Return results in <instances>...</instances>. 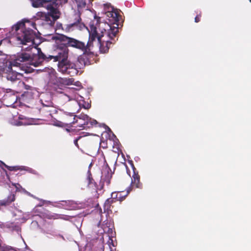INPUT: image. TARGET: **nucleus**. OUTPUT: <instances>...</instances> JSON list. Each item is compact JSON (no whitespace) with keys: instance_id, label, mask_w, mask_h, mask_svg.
<instances>
[{"instance_id":"8","label":"nucleus","mask_w":251,"mask_h":251,"mask_svg":"<svg viewBox=\"0 0 251 251\" xmlns=\"http://www.w3.org/2000/svg\"><path fill=\"white\" fill-rule=\"evenodd\" d=\"M58 71L62 74L69 75L71 76H74L77 74L78 71V65L70 61H59L58 64Z\"/></svg>"},{"instance_id":"29","label":"nucleus","mask_w":251,"mask_h":251,"mask_svg":"<svg viewBox=\"0 0 251 251\" xmlns=\"http://www.w3.org/2000/svg\"><path fill=\"white\" fill-rule=\"evenodd\" d=\"M31 25H32V27H33V28H35V26L36 24H35V23H32L31 24Z\"/></svg>"},{"instance_id":"15","label":"nucleus","mask_w":251,"mask_h":251,"mask_svg":"<svg viewBox=\"0 0 251 251\" xmlns=\"http://www.w3.org/2000/svg\"><path fill=\"white\" fill-rule=\"evenodd\" d=\"M112 176V175L111 173L109 172L108 170L102 172V175L101 176L100 179V183H101L102 187H103L104 185L107 186L109 185L111 183Z\"/></svg>"},{"instance_id":"20","label":"nucleus","mask_w":251,"mask_h":251,"mask_svg":"<svg viewBox=\"0 0 251 251\" xmlns=\"http://www.w3.org/2000/svg\"><path fill=\"white\" fill-rule=\"evenodd\" d=\"M0 251H17L11 246L2 243L0 240Z\"/></svg>"},{"instance_id":"31","label":"nucleus","mask_w":251,"mask_h":251,"mask_svg":"<svg viewBox=\"0 0 251 251\" xmlns=\"http://www.w3.org/2000/svg\"><path fill=\"white\" fill-rule=\"evenodd\" d=\"M49 115H50V111H49Z\"/></svg>"},{"instance_id":"4","label":"nucleus","mask_w":251,"mask_h":251,"mask_svg":"<svg viewBox=\"0 0 251 251\" xmlns=\"http://www.w3.org/2000/svg\"><path fill=\"white\" fill-rule=\"evenodd\" d=\"M94 33H92L90 41H88L87 42L86 49L83 50V53L77 58L76 64L79 69H81L86 65H89L91 64L92 60H91V58L93 57L94 55L93 51L94 46L92 45L91 43L94 40Z\"/></svg>"},{"instance_id":"1","label":"nucleus","mask_w":251,"mask_h":251,"mask_svg":"<svg viewBox=\"0 0 251 251\" xmlns=\"http://www.w3.org/2000/svg\"><path fill=\"white\" fill-rule=\"evenodd\" d=\"M118 26H112L106 23L98 22L96 25L94 24H90L88 29V41H90L92 33H94V38L91 42L92 45H94V42L97 39V44L99 46L100 51L102 53H106L108 51L111 45L116 43L115 38L119 32Z\"/></svg>"},{"instance_id":"6","label":"nucleus","mask_w":251,"mask_h":251,"mask_svg":"<svg viewBox=\"0 0 251 251\" xmlns=\"http://www.w3.org/2000/svg\"><path fill=\"white\" fill-rule=\"evenodd\" d=\"M57 5L56 1L52 3L51 5H47L46 8L49 10V12L48 13L40 12L38 13V16L46 22L48 25H52L55 21L60 17V13L57 9Z\"/></svg>"},{"instance_id":"12","label":"nucleus","mask_w":251,"mask_h":251,"mask_svg":"<svg viewBox=\"0 0 251 251\" xmlns=\"http://www.w3.org/2000/svg\"><path fill=\"white\" fill-rule=\"evenodd\" d=\"M79 119L83 120L84 121L83 123L81 124V126H78L79 127H82L83 128L86 127L90 128L98 124V122L96 120L91 118L87 115L81 114L79 116Z\"/></svg>"},{"instance_id":"18","label":"nucleus","mask_w":251,"mask_h":251,"mask_svg":"<svg viewBox=\"0 0 251 251\" xmlns=\"http://www.w3.org/2000/svg\"><path fill=\"white\" fill-rule=\"evenodd\" d=\"M3 166L10 171H17L18 170H26V168L25 166H9L3 162H1Z\"/></svg>"},{"instance_id":"10","label":"nucleus","mask_w":251,"mask_h":251,"mask_svg":"<svg viewBox=\"0 0 251 251\" xmlns=\"http://www.w3.org/2000/svg\"><path fill=\"white\" fill-rule=\"evenodd\" d=\"M60 50L58 52L56 55H49L45 57L44 60L49 61L50 60L53 59L54 61H63L64 62L67 61L69 54L68 48L64 45H60L59 46Z\"/></svg>"},{"instance_id":"22","label":"nucleus","mask_w":251,"mask_h":251,"mask_svg":"<svg viewBox=\"0 0 251 251\" xmlns=\"http://www.w3.org/2000/svg\"><path fill=\"white\" fill-rule=\"evenodd\" d=\"M70 117H73L72 119H69V116H67L66 117V121L67 122V124L73 125L77 122V120H75V118L76 116L73 113L70 114L69 115Z\"/></svg>"},{"instance_id":"27","label":"nucleus","mask_w":251,"mask_h":251,"mask_svg":"<svg viewBox=\"0 0 251 251\" xmlns=\"http://www.w3.org/2000/svg\"><path fill=\"white\" fill-rule=\"evenodd\" d=\"M22 83H23V85L24 86V88L25 89H26V90H30L31 89V87L30 86L26 84L25 83H24L23 82H22Z\"/></svg>"},{"instance_id":"11","label":"nucleus","mask_w":251,"mask_h":251,"mask_svg":"<svg viewBox=\"0 0 251 251\" xmlns=\"http://www.w3.org/2000/svg\"><path fill=\"white\" fill-rule=\"evenodd\" d=\"M13 65L11 62H9L8 64H6L5 67L2 68L3 76L5 77L7 80L12 82L15 81L17 79V73L13 71L12 67Z\"/></svg>"},{"instance_id":"32","label":"nucleus","mask_w":251,"mask_h":251,"mask_svg":"<svg viewBox=\"0 0 251 251\" xmlns=\"http://www.w3.org/2000/svg\"><path fill=\"white\" fill-rule=\"evenodd\" d=\"M250 1L251 2V0H250Z\"/></svg>"},{"instance_id":"7","label":"nucleus","mask_w":251,"mask_h":251,"mask_svg":"<svg viewBox=\"0 0 251 251\" xmlns=\"http://www.w3.org/2000/svg\"><path fill=\"white\" fill-rule=\"evenodd\" d=\"M85 27L82 22L80 11L75 12L70 20V23L64 25L63 28L67 32H72L75 30H81Z\"/></svg>"},{"instance_id":"24","label":"nucleus","mask_w":251,"mask_h":251,"mask_svg":"<svg viewBox=\"0 0 251 251\" xmlns=\"http://www.w3.org/2000/svg\"><path fill=\"white\" fill-rule=\"evenodd\" d=\"M82 138V136H78L76 139H75L74 140V144L77 147L79 148L78 144V141L80 140Z\"/></svg>"},{"instance_id":"30","label":"nucleus","mask_w":251,"mask_h":251,"mask_svg":"<svg viewBox=\"0 0 251 251\" xmlns=\"http://www.w3.org/2000/svg\"><path fill=\"white\" fill-rule=\"evenodd\" d=\"M62 202L65 203V204L67 202L66 201H62Z\"/></svg>"},{"instance_id":"2","label":"nucleus","mask_w":251,"mask_h":251,"mask_svg":"<svg viewBox=\"0 0 251 251\" xmlns=\"http://www.w3.org/2000/svg\"><path fill=\"white\" fill-rule=\"evenodd\" d=\"M37 53L31 54L28 52H21L17 54L12 62L13 66H20L21 63H27L34 67L40 65L44 61L46 55L41 51V49L36 48Z\"/></svg>"},{"instance_id":"16","label":"nucleus","mask_w":251,"mask_h":251,"mask_svg":"<svg viewBox=\"0 0 251 251\" xmlns=\"http://www.w3.org/2000/svg\"><path fill=\"white\" fill-rule=\"evenodd\" d=\"M39 216L44 219H49V220H55L58 219L60 218V216L57 214L52 213L48 211H41Z\"/></svg>"},{"instance_id":"14","label":"nucleus","mask_w":251,"mask_h":251,"mask_svg":"<svg viewBox=\"0 0 251 251\" xmlns=\"http://www.w3.org/2000/svg\"><path fill=\"white\" fill-rule=\"evenodd\" d=\"M135 169L134 168L133 169V174L132 175V177L131 178V182L130 184V186L128 188H130L132 190V188L135 187L137 188H142V184L140 182V176L138 175V173H136L135 172Z\"/></svg>"},{"instance_id":"25","label":"nucleus","mask_w":251,"mask_h":251,"mask_svg":"<svg viewBox=\"0 0 251 251\" xmlns=\"http://www.w3.org/2000/svg\"><path fill=\"white\" fill-rule=\"evenodd\" d=\"M107 244L110 249H111V245H112L113 247L114 246V245L113 244V240L110 238H109V240L107 242Z\"/></svg>"},{"instance_id":"3","label":"nucleus","mask_w":251,"mask_h":251,"mask_svg":"<svg viewBox=\"0 0 251 251\" xmlns=\"http://www.w3.org/2000/svg\"><path fill=\"white\" fill-rule=\"evenodd\" d=\"M16 32V38L23 45L28 43L32 44L34 43L36 34L34 31L29 28H26L24 22H20L13 25L12 31Z\"/></svg>"},{"instance_id":"13","label":"nucleus","mask_w":251,"mask_h":251,"mask_svg":"<svg viewBox=\"0 0 251 251\" xmlns=\"http://www.w3.org/2000/svg\"><path fill=\"white\" fill-rule=\"evenodd\" d=\"M33 7H47V5H51L52 3L56 1V0H29Z\"/></svg>"},{"instance_id":"23","label":"nucleus","mask_w":251,"mask_h":251,"mask_svg":"<svg viewBox=\"0 0 251 251\" xmlns=\"http://www.w3.org/2000/svg\"><path fill=\"white\" fill-rule=\"evenodd\" d=\"M87 174H88V176H87V179L88 181V184L90 185V184H93L95 182H94V180L93 179V178L92 177V176L90 170H88Z\"/></svg>"},{"instance_id":"19","label":"nucleus","mask_w":251,"mask_h":251,"mask_svg":"<svg viewBox=\"0 0 251 251\" xmlns=\"http://www.w3.org/2000/svg\"><path fill=\"white\" fill-rule=\"evenodd\" d=\"M77 3L78 11H80L82 8L85 7L88 2H90V0H75Z\"/></svg>"},{"instance_id":"9","label":"nucleus","mask_w":251,"mask_h":251,"mask_svg":"<svg viewBox=\"0 0 251 251\" xmlns=\"http://www.w3.org/2000/svg\"><path fill=\"white\" fill-rule=\"evenodd\" d=\"M103 11L110 22L119 25L121 16L118 9L115 8L111 3H106L103 4Z\"/></svg>"},{"instance_id":"28","label":"nucleus","mask_w":251,"mask_h":251,"mask_svg":"<svg viewBox=\"0 0 251 251\" xmlns=\"http://www.w3.org/2000/svg\"><path fill=\"white\" fill-rule=\"evenodd\" d=\"M90 104L89 103H87L86 105L84 106V108L85 109H88L90 107Z\"/></svg>"},{"instance_id":"21","label":"nucleus","mask_w":251,"mask_h":251,"mask_svg":"<svg viewBox=\"0 0 251 251\" xmlns=\"http://www.w3.org/2000/svg\"><path fill=\"white\" fill-rule=\"evenodd\" d=\"M116 201H115V200L114 199H113V197L112 196L110 198L107 199L104 204V210H110L111 204L114 202H115Z\"/></svg>"},{"instance_id":"5","label":"nucleus","mask_w":251,"mask_h":251,"mask_svg":"<svg viewBox=\"0 0 251 251\" xmlns=\"http://www.w3.org/2000/svg\"><path fill=\"white\" fill-rule=\"evenodd\" d=\"M52 39L56 42L57 41L64 42L65 46L67 48L70 47L81 51L86 50L87 47V44L85 45L84 42L63 34L55 35L52 37Z\"/></svg>"},{"instance_id":"17","label":"nucleus","mask_w":251,"mask_h":251,"mask_svg":"<svg viewBox=\"0 0 251 251\" xmlns=\"http://www.w3.org/2000/svg\"><path fill=\"white\" fill-rule=\"evenodd\" d=\"M131 191V190L130 188H128L127 189L126 193V195H122V193L121 192H114L112 193L111 196L113 197V199H114L116 201H122L125 199L126 197Z\"/></svg>"},{"instance_id":"26","label":"nucleus","mask_w":251,"mask_h":251,"mask_svg":"<svg viewBox=\"0 0 251 251\" xmlns=\"http://www.w3.org/2000/svg\"><path fill=\"white\" fill-rule=\"evenodd\" d=\"M201 17V14L197 15L196 17L195 18V22L196 23L199 22L200 21Z\"/></svg>"}]
</instances>
